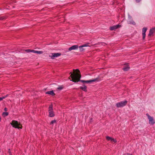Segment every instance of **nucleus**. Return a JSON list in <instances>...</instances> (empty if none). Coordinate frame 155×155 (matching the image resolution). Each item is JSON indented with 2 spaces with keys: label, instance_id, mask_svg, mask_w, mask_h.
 Segmentation results:
<instances>
[{
  "label": "nucleus",
  "instance_id": "nucleus-15",
  "mask_svg": "<svg viewBox=\"0 0 155 155\" xmlns=\"http://www.w3.org/2000/svg\"><path fill=\"white\" fill-rule=\"evenodd\" d=\"M87 87L85 85H84L83 87H81L80 88L82 90L85 91H87Z\"/></svg>",
  "mask_w": 155,
  "mask_h": 155
},
{
  "label": "nucleus",
  "instance_id": "nucleus-26",
  "mask_svg": "<svg viewBox=\"0 0 155 155\" xmlns=\"http://www.w3.org/2000/svg\"><path fill=\"white\" fill-rule=\"evenodd\" d=\"M135 1L137 3H138L141 0H135Z\"/></svg>",
  "mask_w": 155,
  "mask_h": 155
},
{
  "label": "nucleus",
  "instance_id": "nucleus-29",
  "mask_svg": "<svg viewBox=\"0 0 155 155\" xmlns=\"http://www.w3.org/2000/svg\"><path fill=\"white\" fill-rule=\"evenodd\" d=\"M8 95L7 94V95H5V96L3 97H5V98L6 97H8Z\"/></svg>",
  "mask_w": 155,
  "mask_h": 155
},
{
  "label": "nucleus",
  "instance_id": "nucleus-27",
  "mask_svg": "<svg viewBox=\"0 0 155 155\" xmlns=\"http://www.w3.org/2000/svg\"><path fill=\"white\" fill-rule=\"evenodd\" d=\"M62 89V87H58V89L60 90H61Z\"/></svg>",
  "mask_w": 155,
  "mask_h": 155
},
{
  "label": "nucleus",
  "instance_id": "nucleus-7",
  "mask_svg": "<svg viewBox=\"0 0 155 155\" xmlns=\"http://www.w3.org/2000/svg\"><path fill=\"white\" fill-rule=\"evenodd\" d=\"M147 28L145 27H144L142 29V35L143 39H144L145 37L146 32L147 30Z\"/></svg>",
  "mask_w": 155,
  "mask_h": 155
},
{
  "label": "nucleus",
  "instance_id": "nucleus-12",
  "mask_svg": "<svg viewBox=\"0 0 155 155\" xmlns=\"http://www.w3.org/2000/svg\"><path fill=\"white\" fill-rule=\"evenodd\" d=\"M127 23L128 24H132L134 25H136L135 22L132 19L128 20L127 21Z\"/></svg>",
  "mask_w": 155,
  "mask_h": 155
},
{
  "label": "nucleus",
  "instance_id": "nucleus-24",
  "mask_svg": "<svg viewBox=\"0 0 155 155\" xmlns=\"http://www.w3.org/2000/svg\"><path fill=\"white\" fill-rule=\"evenodd\" d=\"M124 155H132V154H130L129 153H126L124 154Z\"/></svg>",
  "mask_w": 155,
  "mask_h": 155
},
{
  "label": "nucleus",
  "instance_id": "nucleus-31",
  "mask_svg": "<svg viewBox=\"0 0 155 155\" xmlns=\"http://www.w3.org/2000/svg\"><path fill=\"white\" fill-rule=\"evenodd\" d=\"M9 155H12V153H10V154H9Z\"/></svg>",
  "mask_w": 155,
  "mask_h": 155
},
{
  "label": "nucleus",
  "instance_id": "nucleus-4",
  "mask_svg": "<svg viewBox=\"0 0 155 155\" xmlns=\"http://www.w3.org/2000/svg\"><path fill=\"white\" fill-rule=\"evenodd\" d=\"M48 112L49 116L50 117H53L54 116V114L53 110V108L52 105L49 106L48 107Z\"/></svg>",
  "mask_w": 155,
  "mask_h": 155
},
{
  "label": "nucleus",
  "instance_id": "nucleus-9",
  "mask_svg": "<svg viewBox=\"0 0 155 155\" xmlns=\"http://www.w3.org/2000/svg\"><path fill=\"white\" fill-rule=\"evenodd\" d=\"M121 25H116L110 27V29L111 30H113L117 29L118 28L121 27Z\"/></svg>",
  "mask_w": 155,
  "mask_h": 155
},
{
  "label": "nucleus",
  "instance_id": "nucleus-21",
  "mask_svg": "<svg viewBox=\"0 0 155 155\" xmlns=\"http://www.w3.org/2000/svg\"><path fill=\"white\" fill-rule=\"evenodd\" d=\"M32 50L30 49H27L26 50V51L28 52H31Z\"/></svg>",
  "mask_w": 155,
  "mask_h": 155
},
{
  "label": "nucleus",
  "instance_id": "nucleus-5",
  "mask_svg": "<svg viewBox=\"0 0 155 155\" xmlns=\"http://www.w3.org/2000/svg\"><path fill=\"white\" fill-rule=\"evenodd\" d=\"M146 115L147 116L149 120V124L150 125H153L155 123V121L153 117L150 116L148 114H146Z\"/></svg>",
  "mask_w": 155,
  "mask_h": 155
},
{
  "label": "nucleus",
  "instance_id": "nucleus-10",
  "mask_svg": "<svg viewBox=\"0 0 155 155\" xmlns=\"http://www.w3.org/2000/svg\"><path fill=\"white\" fill-rule=\"evenodd\" d=\"M155 32V28H153L151 29L148 34L149 36H151L153 35V33Z\"/></svg>",
  "mask_w": 155,
  "mask_h": 155
},
{
  "label": "nucleus",
  "instance_id": "nucleus-3",
  "mask_svg": "<svg viewBox=\"0 0 155 155\" xmlns=\"http://www.w3.org/2000/svg\"><path fill=\"white\" fill-rule=\"evenodd\" d=\"M11 124L12 126V127L15 128H17L18 129H21V127H20L19 126L20 125V124L18 123V122L16 120H12V122L11 123Z\"/></svg>",
  "mask_w": 155,
  "mask_h": 155
},
{
  "label": "nucleus",
  "instance_id": "nucleus-11",
  "mask_svg": "<svg viewBox=\"0 0 155 155\" xmlns=\"http://www.w3.org/2000/svg\"><path fill=\"white\" fill-rule=\"evenodd\" d=\"M106 138L108 140H110L111 142H114V143H116L117 142L116 140L112 138L111 137H110L109 136H107L106 137Z\"/></svg>",
  "mask_w": 155,
  "mask_h": 155
},
{
  "label": "nucleus",
  "instance_id": "nucleus-19",
  "mask_svg": "<svg viewBox=\"0 0 155 155\" xmlns=\"http://www.w3.org/2000/svg\"><path fill=\"white\" fill-rule=\"evenodd\" d=\"M56 120H54L52 121H51L50 123L51 124H53L54 123H55L56 122Z\"/></svg>",
  "mask_w": 155,
  "mask_h": 155
},
{
  "label": "nucleus",
  "instance_id": "nucleus-28",
  "mask_svg": "<svg viewBox=\"0 0 155 155\" xmlns=\"http://www.w3.org/2000/svg\"><path fill=\"white\" fill-rule=\"evenodd\" d=\"M4 19V18L3 17H1L0 18V20H3Z\"/></svg>",
  "mask_w": 155,
  "mask_h": 155
},
{
  "label": "nucleus",
  "instance_id": "nucleus-16",
  "mask_svg": "<svg viewBox=\"0 0 155 155\" xmlns=\"http://www.w3.org/2000/svg\"><path fill=\"white\" fill-rule=\"evenodd\" d=\"M129 68L130 67L128 66H124L123 68V70L124 71H127L129 70Z\"/></svg>",
  "mask_w": 155,
  "mask_h": 155
},
{
  "label": "nucleus",
  "instance_id": "nucleus-17",
  "mask_svg": "<svg viewBox=\"0 0 155 155\" xmlns=\"http://www.w3.org/2000/svg\"><path fill=\"white\" fill-rule=\"evenodd\" d=\"M83 47L82 46V45L80 46L79 47L80 50L81 51H84V49L83 48Z\"/></svg>",
  "mask_w": 155,
  "mask_h": 155
},
{
  "label": "nucleus",
  "instance_id": "nucleus-20",
  "mask_svg": "<svg viewBox=\"0 0 155 155\" xmlns=\"http://www.w3.org/2000/svg\"><path fill=\"white\" fill-rule=\"evenodd\" d=\"M89 44V43L86 44H84V45H82V46L83 47L89 46V45H88Z\"/></svg>",
  "mask_w": 155,
  "mask_h": 155
},
{
  "label": "nucleus",
  "instance_id": "nucleus-2",
  "mask_svg": "<svg viewBox=\"0 0 155 155\" xmlns=\"http://www.w3.org/2000/svg\"><path fill=\"white\" fill-rule=\"evenodd\" d=\"M127 103V101H121L116 104V106L117 108L122 107L125 106Z\"/></svg>",
  "mask_w": 155,
  "mask_h": 155
},
{
  "label": "nucleus",
  "instance_id": "nucleus-18",
  "mask_svg": "<svg viewBox=\"0 0 155 155\" xmlns=\"http://www.w3.org/2000/svg\"><path fill=\"white\" fill-rule=\"evenodd\" d=\"M2 115L3 116L5 117L8 115V113L7 112H3L2 113Z\"/></svg>",
  "mask_w": 155,
  "mask_h": 155
},
{
  "label": "nucleus",
  "instance_id": "nucleus-25",
  "mask_svg": "<svg viewBox=\"0 0 155 155\" xmlns=\"http://www.w3.org/2000/svg\"><path fill=\"white\" fill-rule=\"evenodd\" d=\"M8 152L9 153V154H10V153H12L10 149H9L8 150Z\"/></svg>",
  "mask_w": 155,
  "mask_h": 155
},
{
  "label": "nucleus",
  "instance_id": "nucleus-8",
  "mask_svg": "<svg viewBox=\"0 0 155 155\" xmlns=\"http://www.w3.org/2000/svg\"><path fill=\"white\" fill-rule=\"evenodd\" d=\"M79 47L78 45H74L72 46L71 47L69 48L68 50L69 51H71L73 50L77 49Z\"/></svg>",
  "mask_w": 155,
  "mask_h": 155
},
{
  "label": "nucleus",
  "instance_id": "nucleus-13",
  "mask_svg": "<svg viewBox=\"0 0 155 155\" xmlns=\"http://www.w3.org/2000/svg\"><path fill=\"white\" fill-rule=\"evenodd\" d=\"M31 52L38 54H42L43 53V52L42 51H37L34 50H32Z\"/></svg>",
  "mask_w": 155,
  "mask_h": 155
},
{
  "label": "nucleus",
  "instance_id": "nucleus-30",
  "mask_svg": "<svg viewBox=\"0 0 155 155\" xmlns=\"http://www.w3.org/2000/svg\"><path fill=\"white\" fill-rule=\"evenodd\" d=\"M4 110L5 111H7V109L6 107H5L4 108Z\"/></svg>",
  "mask_w": 155,
  "mask_h": 155
},
{
  "label": "nucleus",
  "instance_id": "nucleus-1",
  "mask_svg": "<svg viewBox=\"0 0 155 155\" xmlns=\"http://www.w3.org/2000/svg\"><path fill=\"white\" fill-rule=\"evenodd\" d=\"M75 71L76 72L75 74H71V77L72 79V80L73 82H75L77 81H81L82 83H90L94 82H98L100 81L98 78L87 81L80 80V78H81V75L80 74V71L78 69H76Z\"/></svg>",
  "mask_w": 155,
  "mask_h": 155
},
{
  "label": "nucleus",
  "instance_id": "nucleus-23",
  "mask_svg": "<svg viewBox=\"0 0 155 155\" xmlns=\"http://www.w3.org/2000/svg\"><path fill=\"white\" fill-rule=\"evenodd\" d=\"M5 99V97H0V101H2L3 99Z\"/></svg>",
  "mask_w": 155,
  "mask_h": 155
},
{
  "label": "nucleus",
  "instance_id": "nucleus-22",
  "mask_svg": "<svg viewBox=\"0 0 155 155\" xmlns=\"http://www.w3.org/2000/svg\"><path fill=\"white\" fill-rule=\"evenodd\" d=\"M128 20L132 19V17L130 15H128Z\"/></svg>",
  "mask_w": 155,
  "mask_h": 155
},
{
  "label": "nucleus",
  "instance_id": "nucleus-14",
  "mask_svg": "<svg viewBox=\"0 0 155 155\" xmlns=\"http://www.w3.org/2000/svg\"><path fill=\"white\" fill-rule=\"evenodd\" d=\"M46 94H50L52 96L54 95H55V94L54 93L53 91H47L46 92Z\"/></svg>",
  "mask_w": 155,
  "mask_h": 155
},
{
  "label": "nucleus",
  "instance_id": "nucleus-6",
  "mask_svg": "<svg viewBox=\"0 0 155 155\" xmlns=\"http://www.w3.org/2000/svg\"><path fill=\"white\" fill-rule=\"evenodd\" d=\"M51 54V55H50L49 57L52 59H54V58L59 57L61 55V54L59 53H52Z\"/></svg>",
  "mask_w": 155,
  "mask_h": 155
}]
</instances>
